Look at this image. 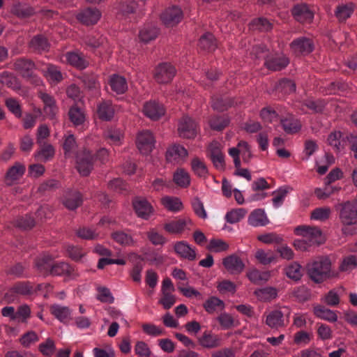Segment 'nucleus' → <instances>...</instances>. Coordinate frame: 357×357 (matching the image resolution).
<instances>
[{
	"instance_id": "5",
	"label": "nucleus",
	"mask_w": 357,
	"mask_h": 357,
	"mask_svg": "<svg viewBox=\"0 0 357 357\" xmlns=\"http://www.w3.org/2000/svg\"><path fill=\"white\" fill-rule=\"evenodd\" d=\"M198 126L194 119L188 116H183L178 125V135L182 138L192 139L198 133Z\"/></svg>"
},
{
	"instance_id": "4",
	"label": "nucleus",
	"mask_w": 357,
	"mask_h": 357,
	"mask_svg": "<svg viewBox=\"0 0 357 357\" xmlns=\"http://www.w3.org/2000/svg\"><path fill=\"white\" fill-rule=\"evenodd\" d=\"M94 162V154L86 149H84L77 153L76 167L83 176H86L91 173L93 169Z\"/></svg>"
},
{
	"instance_id": "53",
	"label": "nucleus",
	"mask_w": 357,
	"mask_h": 357,
	"mask_svg": "<svg viewBox=\"0 0 357 357\" xmlns=\"http://www.w3.org/2000/svg\"><path fill=\"white\" fill-rule=\"evenodd\" d=\"M53 263L50 256L45 255L36 261L35 266L41 273L45 275L50 274Z\"/></svg>"
},
{
	"instance_id": "22",
	"label": "nucleus",
	"mask_w": 357,
	"mask_h": 357,
	"mask_svg": "<svg viewBox=\"0 0 357 357\" xmlns=\"http://www.w3.org/2000/svg\"><path fill=\"white\" fill-rule=\"evenodd\" d=\"M355 10V5L353 3H340L335 10V16L340 23H343L350 18Z\"/></svg>"
},
{
	"instance_id": "24",
	"label": "nucleus",
	"mask_w": 357,
	"mask_h": 357,
	"mask_svg": "<svg viewBox=\"0 0 357 357\" xmlns=\"http://www.w3.org/2000/svg\"><path fill=\"white\" fill-rule=\"evenodd\" d=\"M11 13L17 17L24 19L33 16L36 11L34 8L28 3L17 2L13 5Z\"/></svg>"
},
{
	"instance_id": "7",
	"label": "nucleus",
	"mask_w": 357,
	"mask_h": 357,
	"mask_svg": "<svg viewBox=\"0 0 357 357\" xmlns=\"http://www.w3.org/2000/svg\"><path fill=\"white\" fill-rule=\"evenodd\" d=\"M207 156L211 160L213 166L218 170L225 167V154L222 151V146L218 142H212L207 149Z\"/></svg>"
},
{
	"instance_id": "35",
	"label": "nucleus",
	"mask_w": 357,
	"mask_h": 357,
	"mask_svg": "<svg viewBox=\"0 0 357 357\" xmlns=\"http://www.w3.org/2000/svg\"><path fill=\"white\" fill-rule=\"evenodd\" d=\"M50 274L53 275H66L70 277L74 276L73 268L66 262L53 263Z\"/></svg>"
},
{
	"instance_id": "48",
	"label": "nucleus",
	"mask_w": 357,
	"mask_h": 357,
	"mask_svg": "<svg viewBox=\"0 0 357 357\" xmlns=\"http://www.w3.org/2000/svg\"><path fill=\"white\" fill-rule=\"evenodd\" d=\"M199 47L208 52H212L217 47L216 40L213 35L211 33L204 34L199 39Z\"/></svg>"
},
{
	"instance_id": "13",
	"label": "nucleus",
	"mask_w": 357,
	"mask_h": 357,
	"mask_svg": "<svg viewBox=\"0 0 357 357\" xmlns=\"http://www.w3.org/2000/svg\"><path fill=\"white\" fill-rule=\"evenodd\" d=\"M183 18L181 9L176 6L167 8L161 15L160 19L167 26H174Z\"/></svg>"
},
{
	"instance_id": "45",
	"label": "nucleus",
	"mask_w": 357,
	"mask_h": 357,
	"mask_svg": "<svg viewBox=\"0 0 357 357\" xmlns=\"http://www.w3.org/2000/svg\"><path fill=\"white\" fill-rule=\"evenodd\" d=\"M328 144L332 146L335 151H340L344 149L345 142L342 138V134L340 131L331 132L327 139Z\"/></svg>"
},
{
	"instance_id": "42",
	"label": "nucleus",
	"mask_w": 357,
	"mask_h": 357,
	"mask_svg": "<svg viewBox=\"0 0 357 357\" xmlns=\"http://www.w3.org/2000/svg\"><path fill=\"white\" fill-rule=\"evenodd\" d=\"M66 59L70 65L79 68H86L88 66V62L84 59V56L76 52H68L65 55Z\"/></svg>"
},
{
	"instance_id": "55",
	"label": "nucleus",
	"mask_w": 357,
	"mask_h": 357,
	"mask_svg": "<svg viewBox=\"0 0 357 357\" xmlns=\"http://www.w3.org/2000/svg\"><path fill=\"white\" fill-rule=\"evenodd\" d=\"M277 290L274 287H267L255 291V294L261 301H267L276 298Z\"/></svg>"
},
{
	"instance_id": "41",
	"label": "nucleus",
	"mask_w": 357,
	"mask_h": 357,
	"mask_svg": "<svg viewBox=\"0 0 357 357\" xmlns=\"http://www.w3.org/2000/svg\"><path fill=\"white\" fill-rule=\"evenodd\" d=\"M45 77L52 83H58L63 79V75L59 68L52 64H47L43 70Z\"/></svg>"
},
{
	"instance_id": "12",
	"label": "nucleus",
	"mask_w": 357,
	"mask_h": 357,
	"mask_svg": "<svg viewBox=\"0 0 357 357\" xmlns=\"http://www.w3.org/2000/svg\"><path fill=\"white\" fill-rule=\"evenodd\" d=\"M289 63V59L281 54H270L265 57V66L270 70L278 71L284 69Z\"/></svg>"
},
{
	"instance_id": "61",
	"label": "nucleus",
	"mask_w": 357,
	"mask_h": 357,
	"mask_svg": "<svg viewBox=\"0 0 357 357\" xmlns=\"http://www.w3.org/2000/svg\"><path fill=\"white\" fill-rule=\"evenodd\" d=\"M105 137L109 143L119 144L122 137V133L119 128H110L105 131Z\"/></svg>"
},
{
	"instance_id": "28",
	"label": "nucleus",
	"mask_w": 357,
	"mask_h": 357,
	"mask_svg": "<svg viewBox=\"0 0 357 357\" xmlns=\"http://www.w3.org/2000/svg\"><path fill=\"white\" fill-rule=\"evenodd\" d=\"M109 84L112 90L116 94H123L128 89L126 79L119 75H112L109 78Z\"/></svg>"
},
{
	"instance_id": "10",
	"label": "nucleus",
	"mask_w": 357,
	"mask_h": 357,
	"mask_svg": "<svg viewBox=\"0 0 357 357\" xmlns=\"http://www.w3.org/2000/svg\"><path fill=\"white\" fill-rule=\"evenodd\" d=\"M155 138L149 130L140 132L137 137V146L142 154H149L154 148Z\"/></svg>"
},
{
	"instance_id": "33",
	"label": "nucleus",
	"mask_w": 357,
	"mask_h": 357,
	"mask_svg": "<svg viewBox=\"0 0 357 357\" xmlns=\"http://www.w3.org/2000/svg\"><path fill=\"white\" fill-rule=\"evenodd\" d=\"M111 237L112 240L121 246H131L134 243L132 235L123 230H116L112 233Z\"/></svg>"
},
{
	"instance_id": "16",
	"label": "nucleus",
	"mask_w": 357,
	"mask_h": 357,
	"mask_svg": "<svg viewBox=\"0 0 357 357\" xmlns=\"http://www.w3.org/2000/svg\"><path fill=\"white\" fill-rule=\"evenodd\" d=\"M101 13L96 8H86L80 10L77 15V20L82 24L89 26L98 22L100 18Z\"/></svg>"
},
{
	"instance_id": "51",
	"label": "nucleus",
	"mask_w": 357,
	"mask_h": 357,
	"mask_svg": "<svg viewBox=\"0 0 357 357\" xmlns=\"http://www.w3.org/2000/svg\"><path fill=\"white\" fill-rule=\"evenodd\" d=\"M68 116L70 121L75 126H82L85 121L84 112L77 105H73L70 108Z\"/></svg>"
},
{
	"instance_id": "56",
	"label": "nucleus",
	"mask_w": 357,
	"mask_h": 357,
	"mask_svg": "<svg viewBox=\"0 0 357 357\" xmlns=\"http://www.w3.org/2000/svg\"><path fill=\"white\" fill-rule=\"evenodd\" d=\"M303 105L314 113H321L324 111L326 102L322 99H306L303 100Z\"/></svg>"
},
{
	"instance_id": "49",
	"label": "nucleus",
	"mask_w": 357,
	"mask_h": 357,
	"mask_svg": "<svg viewBox=\"0 0 357 357\" xmlns=\"http://www.w3.org/2000/svg\"><path fill=\"white\" fill-rule=\"evenodd\" d=\"M51 313L61 322L68 321L70 316V310L68 307L60 305H53L50 307Z\"/></svg>"
},
{
	"instance_id": "30",
	"label": "nucleus",
	"mask_w": 357,
	"mask_h": 357,
	"mask_svg": "<svg viewBox=\"0 0 357 357\" xmlns=\"http://www.w3.org/2000/svg\"><path fill=\"white\" fill-rule=\"evenodd\" d=\"M159 33V30L153 24H146L139 33V40L144 43H148L150 41L155 40Z\"/></svg>"
},
{
	"instance_id": "44",
	"label": "nucleus",
	"mask_w": 357,
	"mask_h": 357,
	"mask_svg": "<svg viewBox=\"0 0 357 357\" xmlns=\"http://www.w3.org/2000/svg\"><path fill=\"white\" fill-rule=\"evenodd\" d=\"M314 314L317 317L330 322H335L337 319V316L333 311L322 305L314 306Z\"/></svg>"
},
{
	"instance_id": "34",
	"label": "nucleus",
	"mask_w": 357,
	"mask_h": 357,
	"mask_svg": "<svg viewBox=\"0 0 357 357\" xmlns=\"http://www.w3.org/2000/svg\"><path fill=\"white\" fill-rule=\"evenodd\" d=\"M257 260L263 265H268L277 260L278 255L271 250L258 249L255 254Z\"/></svg>"
},
{
	"instance_id": "54",
	"label": "nucleus",
	"mask_w": 357,
	"mask_h": 357,
	"mask_svg": "<svg viewBox=\"0 0 357 357\" xmlns=\"http://www.w3.org/2000/svg\"><path fill=\"white\" fill-rule=\"evenodd\" d=\"M174 182L181 188H186L190 185V176L187 172L183 169H177L173 176Z\"/></svg>"
},
{
	"instance_id": "2",
	"label": "nucleus",
	"mask_w": 357,
	"mask_h": 357,
	"mask_svg": "<svg viewBox=\"0 0 357 357\" xmlns=\"http://www.w3.org/2000/svg\"><path fill=\"white\" fill-rule=\"evenodd\" d=\"M36 66L30 59L20 57L13 62V69L28 82L35 86H39L43 81L35 73Z\"/></svg>"
},
{
	"instance_id": "38",
	"label": "nucleus",
	"mask_w": 357,
	"mask_h": 357,
	"mask_svg": "<svg viewBox=\"0 0 357 357\" xmlns=\"http://www.w3.org/2000/svg\"><path fill=\"white\" fill-rule=\"evenodd\" d=\"M235 103V101L228 96H215L212 99L211 106L215 110L224 111L234 106Z\"/></svg>"
},
{
	"instance_id": "1",
	"label": "nucleus",
	"mask_w": 357,
	"mask_h": 357,
	"mask_svg": "<svg viewBox=\"0 0 357 357\" xmlns=\"http://www.w3.org/2000/svg\"><path fill=\"white\" fill-rule=\"evenodd\" d=\"M296 232L302 236L301 239L294 241V245L296 249L307 250L310 246L322 243L321 231L317 227L299 226L296 229Z\"/></svg>"
},
{
	"instance_id": "31",
	"label": "nucleus",
	"mask_w": 357,
	"mask_h": 357,
	"mask_svg": "<svg viewBox=\"0 0 357 357\" xmlns=\"http://www.w3.org/2000/svg\"><path fill=\"white\" fill-rule=\"evenodd\" d=\"M266 324L271 328H278L285 326L283 313L280 310L271 312L266 319Z\"/></svg>"
},
{
	"instance_id": "15",
	"label": "nucleus",
	"mask_w": 357,
	"mask_h": 357,
	"mask_svg": "<svg viewBox=\"0 0 357 357\" xmlns=\"http://www.w3.org/2000/svg\"><path fill=\"white\" fill-rule=\"evenodd\" d=\"M143 112L148 118L156 121L165 114V108L161 102L150 100L144 103Z\"/></svg>"
},
{
	"instance_id": "63",
	"label": "nucleus",
	"mask_w": 357,
	"mask_h": 357,
	"mask_svg": "<svg viewBox=\"0 0 357 357\" xmlns=\"http://www.w3.org/2000/svg\"><path fill=\"white\" fill-rule=\"evenodd\" d=\"M217 320L224 330L229 329L236 326L234 318L227 312L221 313L217 317Z\"/></svg>"
},
{
	"instance_id": "40",
	"label": "nucleus",
	"mask_w": 357,
	"mask_h": 357,
	"mask_svg": "<svg viewBox=\"0 0 357 357\" xmlns=\"http://www.w3.org/2000/svg\"><path fill=\"white\" fill-rule=\"evenodd\" d=\"M162 204L165 208L172 212H178L183 208L181 199L176 197L165 196L161 199Z\"/></svg>"
},
{
	"instance_id": "3",
	"label": "nucleus",
	"mask_w": 357,
	"mask_h": 357,
	"mask_svg": "<svg viewBox=\"0 0 357 357\" xmlns=\"http://www.w3.org/2000/svg\"><path fill=\"white\" fill-rule=\"evenodd\" d=\"M331 261L328 258H321L308 266V275L315 282L319 283L329 277Z\"/></svg>"
},
{
	"instance_id": "58",
	"label": "nucleus",
	"mask_w": 357,
	"mask_h": 357,
	"mask_svg": "<svg viewBox=\"0 0 357 357\" xmlns=\"http://www.w3.org/2000/svg\"><path fill=\"white\" fill-rule=\"evenodd\" d=\"M247 211L244 208H237L227 212L225 215V220L230 224H235L240 222L245 215Z\"/></svg>"
},
{
	"instance_id": "43",
	"label": "nucleus",
	"mask_w": 357,
	"mask_h": 357,
	"mask_svg": "<svg viewBox=\"0 0 357 357\" xmlns=\"http://www.w3.org/2000/svg\"><path fill=\"white\" fill-rule=\"evenodd\" d=\"M114 109L109 101H104L98 105V115L104 121H109L114 116Z\"/></svg>"
},
{
	"instance_id": "14",
	"label": "nucleus",
	"mask_w": 357,
	"mask_h": 357,
	"mask_svg": "<svg viewBox=\"0 0 357 357\" xmlns=\"http://www.w3.org/2000/svg\"><path fill=\"white\" fill-rule=\"evenodd\" d=\"M222 264L227 271L231 275H239L245 268L242 259L235 254L230 255L222 259Z\"/></svg>"
},
{
	"instance_id": "29",
	"label": "nucleus",
	"mask_w": 357,
	"mask_h": 357,
	"mask_svg": "<svg viewBox=\"0 0 357 357\" xmlns=\"http://www.w3.org/2000/svg\"><path fill=\"white\" fill-rule=\"evenodd\" d=\"M29 47L36 53L47 52L50 47L47 39L43 35H37L32 38L29 43Z\"/></svg>"
},
{
	"instance_id": "32",
	"label": "nucleus",
	"mask_w": 357,
	"mask_h": 357,
	"mask_svg": "<svg viewBox=\"0 0 357 357\" xmlns=\"http://www.w3.org/2000/svg\"><path fill=\"white\" fill-rule=\"evenodd\" d=\"M248 223L253 227L265 226L268 223V220L264 210L256 209L250 213Z\"/></svg>"
},
{
	"instance_id": "60",
	"label": "nucleus",
	"mask_w": 357,
	"mask_h": 357,
	"mask_svg": "<svg viewBox=\"0 0 357 357\" xmlns=\"http://www.w3.org/2000/svg\"><path fill=\"white\" fill-rule=\"evenodd\" d=\"M288 192L289 188L287 187H282L273 192V198L272 201L275 208H278L282 205Z\"/></svg>"
},
{
	"instance_id": "52",
	"label": "nucleus",
	"mask_w": 357,
	"mask_h": 357,
	"mask_svg": "<svg viewBox=\"0 0 357 357\" xmlns=\"http://www.w3.org/2000/svg\"><path fill=\"white\" fill-rule=\"evenodd\" d=\"M303 272L301 266L297 262H292L285 268L286 275L294 281H298L301 278Z\"/></svg>"
},
{
	"instance_id": "26",
	"label": "nucleus",
	"mask_w": 357,
	"mask_h": 357,
	"mask_svg": "<svg viewBox=\"0 0 357 357\" xmlns=\"http://www.w3.org/2000/svg\"><path fill=\"white\" fill-rule=\"evenodd\" d=\"M188 155L187 150L179 144H174L170 146L166 153L167 160L170 162H178Z\"/></svg>"
},
{
	"instance_id": "37",
	"label": "nucleus",
	"mask_w": 357,
	"mask_h": 357,
	"mask_svg": "<svg viewBox=\"0 0 357 357\" xmlns=\"http://www.w3.org/2000/svg\"><path fill=\"white\" fill-rule=\"evenodd\" d=\"M84 43L92 50L104 46L107 39L100 33H93L85 36Z\"/></svg>"
},
{
	"instance_id": "25",
	"label": "nucleus",
	"mask_w": 357,
	"mask_h": 357,
	"mask_svg": "<svg viewBox=\"0 0 357 357\" xmlns=\"http://www.w3.org/2000/svg\"><path fill=\"white\" fill-rule=\"evenodd\" d=\"M83 202L82 194L77 190L68 192L63 198V205L69 210H75L79 207Z\"/></svg>"
},
{
	"instance_id": "57",
	"label": "nucleus",
	"mask_w": 357,
	"mask_h": 357,
	"mask_svg": "<svg viewBox=\"0 0 357 357\" xmlns=\"http://www.w3.org/2000/svg\"><path fill=\"white\" fill-rule=\"evenodd\" d=\"M229 123V119L226 116H214L209 121L211 129L220 131L225 129Z\"/></svg>"
},
{
	"instance_id": "19",
	"label": "nucleus",
	"mask_w": 357,
	"mask_h": 357,
	"mask_svg": "<svg viewBox=\"0 0 357 357\" xmlns=\"http://www.w3.org/2000/svg\"><path fill=\"white\" fill-rule=\"evenodd\" d=\"M292 15L296 20L301 23H310L314 17V13L305 4H298L292 9Z\"/></svg>"
},
{
	"instance_id": "62",
	"label": "nucleus",
	"mask_w": 357,
	"mask_h": 357,
	"mask_svg": "<svg viewBox=\"0 0 357 357\" xmlns=\"http://www.w3.org/2000/svg\"><path fill=\"white\" fill-rule=\"evenodd\" d=\"M276 90L284 94L291 93L296 90L295 83L289 79H282L276 86Z\"/></svg>"
},
{
	"instance_id": "18",
	"label": "nucleus",
	"mask_w": 357,
	"mask_h": 357,
	"mask_svg": "<svg viewBox=\"0 0 357 357\" xmlns=\"http://www.w3.org/2000/svg\"><path fill=\"white\" fill-rule=\"evenodd\" d=\"M38 97L44 104L43 110L45 115L50 119H53L58 112L55 99L51 95L42 91L39 93Z\"/></svg>"
},
{
	"instance_id": "17",
	"label": "nucleus",
	"mask_w": 357,
	"mask_h": 357,
	"mask_svg": "<svg viewBox=\"0 0 357 357\" xmlns=\"http://www.w3.org/2000/svg\"><path fill=\"white\" fill-rule=\"evenodd\" d=\"M291 48L296 54H306L310 53L313 50L314 44L310 38L300 37L291 42Z\"/></svg>"
},
{
	"instance_id": "39",
	"label": "nucleus",
	"mask_w": 357,
	"mask_h": 357,
	"mask_svg": "<svg viewBox=\"0 0 357 357\" xmlns=\"http://www.w3.org/2000/svg\"><path fill=\"white\" fill-rule=\"evenodd\" d=\"M25 172V167L19 163L16 162L13 167H11L7 172L6 175V181L8 184L10 185L13 181L19 179Z\"/></svg>"
},
{
	"instance_id": "46",
	"label": "nucleus",
	"mask_w": 357,
	"mask_h": 357,
	"mask_svg": "<svg viewBox=\"0 0 357 357\" xmlns=\"http://www.w3.org/2000/svg\"><path fill=\"white\" fill-rule=\"evenodd\" d=\"M247 277L250 281L255 284H259L261 282H266L270 278L268 271H260L257 268H252L248 271Z\"/></svg>"
},
{
	"instance_id": "6",
	"label": "nucleus",
	"mask_w": 357,
	"mask_h": 357,
	"mask_svg": "<svg viewBox=\"0 0 357 357\" xmlns=\"http://www.w3.org/2000/svg\"><path fill=\"white\" fill-rule=\"evenodd\" d=\"M340 218L342 222L346 225L357 222V199L348 201L342 205Z\"/></svg>"
},
{
	"instance_id": "36",
	"label": "nucleus",
	"mask_w": 357,
	"mask_h": 357,
	"mask_svg": "<svg viewBox=\"0 0 357 357\" xmlns=\"http://www.w3.org/2000/svg\"><path fill=\"white\" fill-rule=\"evenodd\" d=\"M204 310L208 314H213L225 308V303L216 296H211L203 304Z\"/></svg>"
},
{
	"instance_id": "59",
	"label": "nucleus",
	"mask_w": 357,
	"mask_h": 357,
	"mask_svg": "<svg viewBox=\"0 0 357 357\" xmlns=\"http://www.w3.org/2000/svg\"><path fill=\"white\" fill-rule=\"evenodd\" d=\"M137 7V4L134 0H123L120 5V12L123 16L128 17L129 15L133 14Z\"/></svg>"
},
{
	"instance_id": "64",
	"label": "nucleus",
	"mask_w": 357,
	"mask_h": 357,
	"mask_svg": "<svg viewBox=\"0 0 357 357\" xmlns=\"http://www.w3.org/2000/svg\"><path fill=\"white\" fill-rule=\"evenodd\" d=\"M251 25L253 28L261 31H268L273 27L272 23L265 17H259L253 20Z\"/></svg>"
},
{
	"instance_id": "50",
	"label": "nucleus",
	"mask_w": 357,
	"mask_h": 357,
	"mask_svg": "<svg viewBox=\"0 0 357 357\" xmlns=\"http://www.w3.org/2000/svg\"><path fill=\"white\" fill-rule=\"evenodd\" d=\"M0 83L6 85L8 87L11 88L15 91H17L20 89V84L17 78L12 73L8 72H3L0 75Z\"/></svg>"
},
{
	"instance_id": "11",
	"label": "nucleus",
	"mask_w": 357,
	"mask_h": 357,
	"mask_svg": "<svg viewBox=\"0 0 357 357\" xmlns=\"http://www.w3.org/2000/svg\"><path fill=\"white\" fill-rule=\"evenodd\" d=\"M134 210L139 218L148 220L153 214L154 209L150 202L142 197H136L132 201Z\"/></svg>"
},
{
	"instance_id": "23",
	"label": "nucleus",
	"mask_w": 357,
	"mask_h": 357,
	"mask_svg": "<svg viewBox=\"0 0 357 357\" xmlns=\"http://www.w3.org/2000/svg\"><path fill=\"white\" fill-rule=\"evenodd\" d=\"M198 342L202 347L206 349L216 348L221 344L220 337L208 331L203 333L202 335L199 337Z\"/></svg>"
},
{
	"instance_id": "9",
	"label": "nucleus",
	"mask_w": 357,
	"mask_h": 357,
	"mask_svg": "<svg viewBox=\"0 0 357 357\" xmlns=\"http://www.w3.org/2000/svg\"><path fill=\"white\" fill-rule=\"evenodd\" d=\"M176 73V68L173 65L164 62L155 68L154 78L158 83L167 84L173 79Z\"/></svg>"
},
{
	"instance_id": "20",
	"label": "nucleus",
	"mask_w": 357,
	"mask_h": 357,
	"mask_svg": "<svg viewBox=\"0 0 357 357\" xmlns=\"http://www.w3.org/2000/svg\"><path fill=\"white\" fill-rule=\"evenodd\" d=\"M281 125L287 134L298 132L301 128L300 121L292 114H287L280 119Z\"/></svg>"
},
{
	"instance_id": "8",
	"label": "nucleus",
	"mask_w": 357,
	"mask_h": 357,
	"mask_svg": "<svg viewBox=\"0 0 357 357\" xmlns=\"http://www.w3.org/2000/svg\"><path fill=\"white\" fill-rule=\"evenodd\" d=\"M35 292L34 287L29 282L15 283L6 294L5 298L8 302H13L17 296H28Z\"/></svg>"
},
{
	"instance_id": "47",
	"label": "nucleus",
	"mask_w": 357,
	"mask_h": 357,
	"mask_svg": "<svg viewBox=\"0 0 357 357\" xmlns=\"http://www.w3.org/2000/svg\"><path fill=\"white\" fill-rule=\"evenodd\" d=\"M40 145V149L36 154L35 157L38 161L46 162L53 158L54 149L49 144L43 143Z\"/></svg>"
},
{
	"instance_id": "27",
	"label": "nucleus",
	"mask_w": 357,
	"mask_h": 357,
	"mask_svg": "<svg viewBox=\"0 0 357 357\" xmlns=\"http://www.w3.org/2000/svg\"><path fill=\"white\" fill-rule=\"evenodd\" d=\"M174 249L175 252L180 257L187 259L190 261H192L196 258L195 250L183 241L175 243Z\"/></svg>"
},
{
	"instance_id": "21",
	"label": "nucleus",
	"mask_w": 357,
	"mask_h": 357,
	"mask_svg": "<svg viewBox=\"0 0 357 357\" xmlns=\"http://www.w3.org/2000/svg\"><path fill=\"white\" fill-rule=\"evenodd\" d=\"M192 222L189 218H178L164 225V229L170 234H178L183 231Z\"/></svg>"
}]
</instances>
